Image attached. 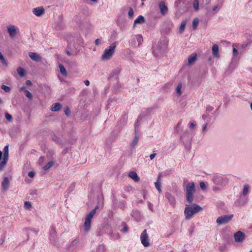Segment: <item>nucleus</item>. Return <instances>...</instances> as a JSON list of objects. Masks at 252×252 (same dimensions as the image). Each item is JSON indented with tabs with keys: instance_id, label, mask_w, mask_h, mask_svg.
<instances>
[{
	"instance_id": "obj_1",
	"label": "nucleus",
	"mask_w": 252,
	"mask_h": 252,
	"mask_svg": "<svg viewBox=\"0 0 252 252\" xmlns=\"http://www.w3.org/2000/svg\"><path fill=\"white\" fill-rule=\"evenodd\" d=\"M201 210L202 208L196 204L186 205L184 211L186 219H190L194 215L199 212Z\"/></svg>"
},
{
	"instance_id": "obj_2",
	"label": "nucleus",
	"mask_w": 252,
	"mask_h": 252,
	"mask_svg": "<svg viewBox=\"0 0 252 252\" xmlns=\"http://www.w3.org/2000/svg\"><path fill=\"white\" fill-rule=\"evenodd\" d=\"M141 120H142V117L140 116H139L137 118L136 122L135 123V124H134L135 136H134V137L132 141L131 142V143H130V145L129 154L131 155L133 153V151L135 149V146L138 143V141L139 140V123L141 121Z\"/></svg>"
},
{
	"instance_id": "obj_3",
	"label": "nucleus",
	"mask_w": 252,
	"mask_h": 252,
	"mask_svg": "<svg viewBox=\"0 0 252 252\" xmlns=\"http://www.w3.org/2000/svg\"><path fill=\"white\" fill-rule=\"evenodd\" d=\"M116 47L115 43L111 44L108 48H106L101 56V60L108 61L111 59L115 53Z\"/></svg>"
},
{
	"instance_id": "obj_4",
	"label": "nucleus",
	"mask_w": 252,
	"mask_h": 252,
	"mask_svg": "<svg viewBox=\"0 0 252 252\" xmlns=\"http://www.w3.org/2000/svg\"><path fill=\"white\" fill-rule=\"evenodd\" d=\"M195 191V185L193 182H190L187 185L186 199L189 203H192L193 200V194Z\"/></svg>"
},
{
	"instance_id": "obj_5",
	"label": "nucleus",
	"mask_w": 252,
	"mask_h": 252,
	"mask_svg": "<svg viewBox=\"0 0 252 252\" xmlns=\"http://www.w3.org/2000/svg\"><path fill=\"white\" fill-rule=\"evenodd\" d=\"M213 183L221 187H224L228 183L227 178L222 175L215 174L212 178Z\"/></svg>"
},
{
	"instance_id": "obj_6",
	"label": "nucleus",
	"mask_w": 252,
	"mask_h": 252,
	"mask_svg": "<svg viewBox=\"0 0 252 252\" xmlns=\"http://www.w3.org/2000/svg\"><path fill=\"white\" fill-rule=\"evenodd\" d=\"M95 214V210H92L85 218V221L84 225V231H88L91 228V220L94 215Z\"/></svg>"
},
{
	"instance_id": "obj_7",
	"label": "nucleus",
	"mask_w": 252,
	"mask_h": 252,
	"mask_svg": "<svg viewBox=\"0 0 252 252\" xmlns=\"http://www.w3.org/2000/svg\"><path fill=\"white\" fill-rule=\"evenodd\" d=\"M192 138V134L188 130H186L180 136V140L183 141L186 147L190 144Z\"/></svg>"
},
{
	"instance_id": "obj_8",
	"label": "nucleus",
	"mask_w": 252,
	"mask_h": 252,
	"mask_svg": "<svg viewBox=\"0 0 252 252\" xmlns=\"http://www.w3.org/2000/svg\"><path fill=\"white\" fill-rule=\"evenodd\" d=\"M143 42V37L140 35H135L132 37L129 41L130 45L133 48L138 47Z\"/></svg>"
},
{
	"instance_id": "obj_9",
	"label": "nucleus",
	"mask_w": 252,
	"mask_h": 252,
	"mask_svg": "<svg viewBox=\"0 0 252 252\" xmlns=\"http://www.w3.org/2000/svg\"><path fill=\"white\" fill-rule=\"evenodd\" d=\"M233 217V214L222 215L217 219L216 222L219 225L226 224L229 222Z\"/></svg>"
},
{
	"instance_id": "obj_10",
	"label": "nucleus",
	"mask_w": 252,
	"mask_h": 252,
	"mask_svg": "<svg viewBox=\"0 0 252 252\" xmlns=\"http://www.w3.org/2000/svg\"><path fill=\"white\" fill-rule=\"evenodd\" d=\"M126 15L125 12H123L121 14L118 16L117 19V24L123 30L125 29L126 27Z\"/></svg>"
},
{
	"instance_id": "obj_11",
	"label": "nucleus",
	"mask_w": 252,
	"mask_h": 252,
	"mask_svg": "<svg viewBox=\"0 0 252 252\" xmlns=\"http://www.w3.org/2000/svg\"><path fill=\"white\" fill-rule=\"evenodd\" d=\"M153 54L157 57H160L166 50L158 44L153 46Z\"/></svg>"
},
{
	"instance_id": "obj_12",
	"label": "nucleus",
	"mask_w": 252,
	"mask_h": 252,
	"mask_svg": "<svg viewBox=\"0 0 252 252\" xmlns=\"http://www.w3.org/2000/svg\"><path fill=\"white\" fill-rule=\"evenodd\" d=\"M7 31L9 33V36L13 38L17 33L18 28L14 25H10L7 27Z\"/></svg>"
},
{
	"instance_id": "obj_13",
	"label": "nucleus",
	"mask_w": 252,
	"mask_h": 252,
	"mask_svg": "<svg viewBox=\"0 0 252 252\" xmlns=\"http://www.w3.org/2000/svg\"><path fill=\"white\" fill-rule=\"evenodd\" d=\"M140 239L141 243L144 247H148L149 246V243L148 241V236L146 229L144 230L141 234Z\"/></svg>"
},
{
	"instance_id": "obj_14",
	"label": "nucleus",
	"mask_w": 252,
	"mask_h": 252,
	"mask_svg": "<svg viewBox=\"0 0 252 252\" xmlns=\"http://www.w3.org/2000/svg\"><path fill=\"white\" fill-rule=\"evenodd\" d=\"M234 237L236 242L241 243L245 239V235L243 232L239 231L234 234Z\"/></svg>"
},
{
	"instance_id": "obj_15",
	"label": "nucleus",
	"mask_w": 252,
	"mask_h": 252,
	"mask_svg": "<svg viewBox=\"0 0 252 252\" xmlns=\"http://www.w3.org/2000/svg\"><path fill=\"white\" fill-rule=\"evenodd\" d=\"M10 182L8 177H5L3 178L1 182V188L3 191L7 190L9 187Z\"/></svg>"
},
{
	"instance_id": "obj_16",
	"label": "nucleus",
	"mask_w": 252,
	"mask_h": 252,
	"mask_svg": "<svg viewBox=\"0 0 252 252\" xmlns=\"http://www.w3.org/2000/svg\"><path fill=\"white\" fill-rule=\"evenodd\" d=\"M30 58L34 61L40 62L41 60V58L40 55L35 52H30L29 53Z\"/></svg>"
},
{
	"instance_id": "obj_17",
	"label": "nucleus",
	"mask_w": 252,
	"mask_h": 252,
	"mask_svg": "<svg viewBox=\"0 0 252 252\" xmlns=\"http://www.w3.org/2000/svg\"><path fill=\"white\" fill-rule=\"evenodd\" d=\"M32 12L36 16L39 17L44 13V9L42 7H37L33 9Z\"/></svg>"
},
{
	"instance_id": "obj_18",
	"label": "nucleus",
	"mask_w": 252,
	"mask_h": 252,
	"mask_svg": "<svg viewBox=\"0 0 252 252\" xmlns=\"http://www.w3.org/2000/svg\"><path fill=\"white\" fill-rule=\"evenodd\" d=\"M158 6L161 14L165 15L167 12V7L164 1H160L158 3Z\"/></svg>"
},
{
	"instance_id": "obj_19",
	"label": "nucleus",
	"mask_w": 252,
	"mask_h": 252,
	"mask_svg": "<svg viewBox=\"0 0 252 252\" xmlns=\"http://www.w3.org/2000/svg\"><path fill=\"white\" fill-rule=\"evenodd\" d=\"M168 43V39L166 37H163L160 40L157 44L161 46L163 49L166 50L167 47Z\"/></svg>"
},
{
	"instance_id": "obj_20",
	"label": "nucleus",
	"mask_w": 252,
	"mask_h": 252,
	"mask_svg": "<svg viewBox=\"0 0 252 252\" xmlns=\"http://www.w3.org/2000/svg\"><path fill=\"white\" fill-rule=\"evenodd\" d=\"M128 176L135 182L137 183L140 181V178L135 171H130L128 174Z\"/></svg>"
},
{
	"instance_id": "obj_21",
	"label": "nucleus",
	"mask_w": 252,
	"mask_h": 252,
	"mask_svg": "<svg viewBox=\"0 0 252 252\" xmlns=\"http://www.w3.org/2000/svg\"><path fill=\"white\" fill-rule=\"evenodd\" d=\"M165 197L172 205H175L176 203L175 197L170 193L166 192L165 193Z\"/></svg>"
},
{
	"instance_id": "obj_22",
	"label": "nucleus",
	"mask_w": 252,
	"mask_h": 252,
	"mask_svg": "<svg viewBox=\"0 0 252 252\" xmlns=\"http://www.w3.org/2000/svg\"><path fill=\"white\" fill-rule=\"evenodd\" d=\"M145 22V19L144 17L142 15H139L138 17L134 20L133 27H135L137 24H142Z\"/></svg>"
},
{
	"instance_id": "obj_23",
	"label": "nucleus",
	"mask_w": 252,
	"mask_h": 252,
	"mask_svg": "<svg viewBox=\"0 0 252 252\" xmlns=\"http://www.w3.org/2000/svg\"><path fill=\"white\" fill-rule=\"evenodd\" d=\"M212 53L214 57L219 58L220 57L219 46L217 44H214L212 46Z\"/></svg>"
},
{
	"instance_id": "obj_24",
	"label": "nucleus",
	"mask_w": 252,
	"mask_h": 252,
	"mask_svg": "<svg viewBox=\"0 0 252 252\" xmlns=\"http://www.w3.org/2000/svg\"><path fill=\"white\" fill-rule=\"evenodd\" d=\"M56 235V228L54 226L52 225L50 230V237L51 240H54Z\"/></svg>"
},
{
	"instance_id": "obj_25",
	"label": "nucleus",
	"mask_w": 252,
	"mask_h": 252,
	"mask_svg": "<svg viewBox=\"0 0 252 252\" xmlns=\"http://www.w3.org/2000/svg\"><path fill=\"white\" fill-rule=\"evenodd\" d=\"M61 108V104L59 102H56L52 104L51 106V110L52 111H58Z\"/></svg>"
},
{
	"instance_id": "obj_26",
	"label": "nucleus",
	"mask_w": 252,
	"mask_h": 252,
	"mask_svg": "<svg viewBox=\"0 0 252 252\" xmlns=\"http://www.w3.org/2000/svg\"><path fill=\"white\" fill-rule=\"evenodd\" d=\"M196 54H192L190 56H189L188 59V64H191L193 63L196 60Z\"/></svg>"
},
{
	"instance_id": "obj_27",
	"label": "nucleus",
	"mask_w": 252,
	"mask_h": 252,
	"mask_svg": "<svg viewBox=\"0 0 252 252\" xmlns=\"http://www.w3.org/2000/svg\"><path fill=\"white\" fill-rule=\"evenodd\" d=\"M17 71L18 74L19 75L20 77H23L26 74L25 70L21 67H19L17 68Z\"/></svg>"
},
{
	"instance_id": "obj_28",
	"label": "nucleus",
	"mask_w": 252,
	"mask_h": 252,
	"mask_svg": "<svg viewBox=\"0 0 252 252\" xmlns=\"http://www.w3.org/2000/svg\"><path fill=\"white\" fill-rule=\"evenodd\" d=\"M54 164V162L53 161H50L48 162L43 167V169L44 171H47L49 170Z\"/></svg>"
},
{
	"instance_id": "obj_29",
	"label": "nucleus",
	"mask_w": 252,
	"mask_h": 252,
	"mask_svg": "<svg viewBox=\"0 0 252 252\" xmlns=\"http://www.w3.org/2000/svg\"><path fill=\"white\" fill-rule=\"evenodd\" d=\"M59 67L61 73L64 76H66L67 72L63 64H60L59 65Z\"/></svg>"
},
{
	"instance_id": "obj_30",
	"label": "nucleus",
	"mask_w": 252,
	"mask_h": 252,
	"mask_svg": "<svg viewBox=\"0 0 252 252\" xmlns=\"http://www.w3.org/2000/svg\"><path fill=\"white\" fill-rule=\"evenodd\" d=\"M182 88V85L181 83H179L176 87V94L178 96H180L182 94V92L181 91Z\"/></svg>"
},
{
	"instance_id": "obj_31",
	"label": "nucleus",
	"mask_w": 252,
	"mask_h": 252,
	"mask_svg": "<svg viewBox=\"0 0 252 252\" xmlns=\"http://www.w3.org/2000/svg\"><path fill=\"white\" fill-rule=\"evenodd\" d=\"M249 186L248 185H245L244 186V189L243 190V195H246L249 191Z\"/></svg>"
},
{
	"instance_id": "obj_32",
	"label": "nucleus",
	"mask_w": 252,
	"mask_h": 252,
	"mask_svg": "<svg viewBox=\"0 0 252 252\" xmlns=\"http://www.w3.org/2000/svg\"><path fill=\"white\" fill-rule=\"evenodd\" d=\"M186 21H183L181 23L180 29H179V32L180 33H182L183 31L185 30V28L186 25Z\"/></svg>"
},
{
	"instance_id": "obj_33",
	"label": "nucleus",
	"mask_w": 252,
	"mask_h": 252,
	"mask_svg": "<svg viewBox=\"0 0 252 252\" xmlns=\"http://www.w3.org/2000/svg\"><path fill=\"white\" fill-rule=\"evenodd\" d=\"M193 7L195 10L197 11L199 9V1L198 0H194L193 2Z\"/></svg>"
},
{
	"instance_id": "obj_34",
	"label": "nucleus",
	"mask_w": 252,
	"mask_h": 252,
	"mask_svg": "<svg viewBox=\"0 0 252 252\" xmlns=\"http://www.w3.org/2000/svg\"><path fill=\"white\" fill-rule=\"evenodd\" d=\"M77 43L80 46H82L83 45V39L81 36H78L77 38Z\"/></svg>"
},
{
	"instance_id": "obj_35",
	"label": "nucleus",
	"mask_w": 252,
	"mask_h": 252,
	"mask_svg": "<svg viewBox=\"0 0 252 252\" xmlns=\"http://www.w3.org/2000/svg\"><path fill=\"white\" fill-rule=\"evenodd\" d=\"M198 22H199V20L197 18L194 19V20H193V22H192V27H193V29H196V28L198 26Z\"/></svg>"
},
{
	"instance_id": "obj_36",
	"label": "nucleus",
	"mask_w": 252,
	"mask_h": 252,
	"mask_svg": "<svg viewBox=\"0 0 252 252\" xmlns=\"http://www.w3.org/2000/svg\"><path fill=\"white\" fill-rule=\"evenodd\" d=\"M7 162V161L3 160L0 162V171H1L4 169Z\"/></svg>"
},
{
	"instance_id": "obj_37",
	"label": "nucleus",
	"mask_w": 252,
	"mask_h": 252,
	"mask_svg": "<svg viewBox=\"0 0 252 252\" xmlns=\"http://www.w3.org/2000/svg\"><path fill=\"white\" fill-rule=\"evenodd\" d=\"M155 185L156 188L158 189L159 192H160L161 191V184L160 182H156L155 183Z\"/></svg>"
},
{
	"instance_id": "obj_38",
	"label": "nucleus",
	"mask_w": 252,
	"mask_h": 252,
	"mask_svg": "<svg viewBox=\"0 0 252 252\" xmlns=\"http://www.w3.org/2000/svg\"><path fill=\"white\" fill-rule=\"evenodd\" d=\"M26 96L30 100L32 98V94L28 90H25V92Z\"/></svg>"
},
{
	"instance_id": "obj_39",
	"label": "nucleus",
	"mask_w": 252,
	"mask_h": 252,
	"mask_svg": "<svg viewBox=\"0 0 252 252\" xmlns=\"http://www.w3.org/2000/svg\"><path fill=\"white\" fill-rule=\"evenodd\" d=\"M1 89L4 91L5 92H9L11 89L9 87H8L6 85H2L1 86Z\"/></svg>"
},
{
	"instance_id": "obj_40",
	"label": "nucleus",
	"mask_w": 252,
	"mask_h": 252,
	"mask_svg": "<svg viewBox=\"0 0 252 252\" xmlns=\"http://www.w3.org/2000/svg\"><path fill=\"white\" fill-rule=\"evenodd\" d=\"M0 61L2 63L5 64V65H7V62L1 52H0Z\"/></svg>"
},
{
	"instance_id": "obj_41",
	"label": "nucleus",
	"mask_w": 252,
	"mask_h": 252,
	"mask_svg": "<svg viewBox=\"0 0 252 252\" xmlns=\"http://www.w3.org/2000/svg\"><path fill=\"white\" fill-rule=\"evenodd\" d=\"M134 15V11L132 8L130 7L128 12V15L130 18H132Z\"/></svg>"
},
{
	"instance_id": "obj_42",
	"label": "nucleus",
	"mask_w": 252,
	"mask_h": 252,
	"mask_svg": "<svg viewBox=\"0 0 252 252\" xmlns=\"http://www.w3.org/2000/svg\"><path fill=\"white\" fill-rule=\"evenodd\" d=\"M24 207L27 209H30L32 207L31 202L29 201H26L24 203Z\"/></svg>"
},
{
	"instance_id": "obj_43",
	"label": "nucleus",
	"mask_w": 252,
	"mask_h": 252,
	"mask_svg": "<svg viewBox=\"0 0 252 252\" xmlns=\"http://www.w3.org/2000/svg\"><path fill=\"white\" fill-rule=\"evenodd\" d=\"M8 152H3V156L2 160L8 161Z\"/></svg>"
},
{
	"instance_id": "obj_44",
	"label": "nucleus",
	"mask_w": 252,
	"mask_h": 252,
	"mask_svg": "<svg viewBox=\"0 0 252 252\" xmlns=\"http://www.w3.org/2000/svg\"><path fill=\"white\" fill-rule=\"evenodd\" d=\"M5 116L6 119L7 121H8L9 122H11L12 121V116L11 115H10L9 114H8V113H5Z\"/></svg>"
},
{
	"instance_id": "obj_45",
	"label": "nucleus",
	"mask_w": 252,
	"mask_h": 252,
	"mask_svg": "<svg viewBox=\"0 0 252 252\" xmlns=\"http://www.w3.org/2000/svg\"><path fill=\"white\" fill-rule=\"evenodd\" d=\"M104 250V246L103 245H100L97 248V252H103Z\"/></svg>"
},
{
	"instance_id": "obj_46",
	"label": "nucleus",
	"mask_w": 252,
	"mask_h": 252,
	"mask_svg": "<svg viewBox=\"0 0 252 252\" xmlns=\"http://www.w3.org/2000/svg\"><path fill=\"white\" fill-rule=\"evenodd\" d=\"M75 188V184L74 183H72L69 188L67 189L68 193H70L72 191H73Z\"/></svg>"
},
{
	"instance_id": "obj_47",
	"label": "nucleus",
	"mask_w": 252,
	"mask_h": 252,
	"mask_svg": "<svg viewBox=\"0 0 252 252\" xmlns=\"http://www.w3.org/2000/svg\"><path fill=\"white\" fill-rule=\"evenodd\" d=\"M67 47H68V50L66 51V53L68 55L70 56L71 54L70 51L72 50L71 47V44H68Z\"/></svg>"
},
{
	"instance_id": "obj_48",
	"label": "nucleus",
	"mask_w": 252,
	"mask_h": 252,
	"mask_svg": "<svg viewBox=\"0 0 252 252\" xmlns=\"http://www.w3.org/2000/svg\"><path fill=\"white\" fill-rule=\"evenodd\" d=\"M200 187L203 190H205L206 189V185L203 182H201L200 183Z\"/></svg>"
},
{
	"instance_id": "obj_49",
	"label": "nucleus",
	"mask_w": 252,
	"mask_h": 252,
	"mask_svg": "<svg viewBox=\"0 0 252 252\" xmlns=\"http://www.w3.org/2000/svg\"><path fill=\"white\" fill-rule=\"evenodd\" d=\"M209 120H207V122L205 123V124L202 127V130L203 131H207V127L208 125V123L209 122Z\"/></svg>"
},
{
	"instance_id": "obj_50",
	"label": "nucleus",
	"mask_w": 252,
	"mask_h": 252,
	"mask_svg": "<svg viewBox=\"0 0 252 252\" xmlns=\"http://www.w3.org/2000/svg\"><path fill=\"white\" fill-rule=\"evenodd\" d=\"M213 109H214L213 107H212L210 105H208L206 108V112H211L213 110Z\"/></svg>"
},
{
	"instance_id": "obj_51",
	"label": "nucleus",
	"mask_w": 252,
	"mask_h": 252,
	"mask_svg": "<svg viewBox=\"0 0 252 252\" xmlns=\"http://www.w3.org/2000/svg\"><path fill=\"white\" fill-rule=\"evenodd\" d=\"M181 125V122H179L177 125V126L175 128V130L178 132L180 130V126Z\"/></svg>"
},
{
	"instance_id": "obj_52",
	"label": "nucleus",
	"mask_w": 252,
	"mask_h": 252,
	"mask_svg": "<svg viewBox=\"0 0 252 252\" xmlns=\"http://www.w3.org/2000/svg\"><path fill=\"white\" fill-rule=\"evenodd\" d=\"M64 113L66 116H68L70 114V110L68 107H66L64 110Z\"/></svg>"
},
{
	"instance_id": "obj_53",
	"label": "nucleus",
	"mask_w": 252,
	"mask_h": 252,
	"mask_svg": "<svg viewBox=\"0 0 252 252\" xmlns=\"http://www.w3.org/2000/svg\"><path fill=\"white\" fill-rule=\"evenodd\" d=\"M233 54L234 56H236L238 55V51L235 47H234L233 49Z\"/></svg>"
},
{
	"instance_id": "obj_54",
	"label": "nucleus",
	"mask_w": 252,
	"mask_h": 252,
	"mask_svg": "<svg viewBox=\"0 0 252 252\" xmlns=\"http://www.w3.org/2000/svg\"><path fill=\"white\" fill-rule=\"evenodd\" d=\"M35 173L33 171H30L28 173V176L31 178H33L34 176Z\"/></svg>"
},
{
	"instance_id": "obj_55",
	"label": "nucleus",
	"mask_w": 252,
	"mask_h": 252,
	"mask_svg": "<svg viewBox=\"0 0 252 252\" xmlns=\"http://www.w3.org/2000/svg\"><path fill=\"white\" fill-rule=\"evenodd\" d=\"M101 43V40L99 38H97L95 40V44L96 45H98Z\"/></svg>"
},
{
	"instance_id": "obj_56",
	"label": "nucleus",
	"mask_w": 252,
	"mask_h": 252,
	"mask_svg": "<svg viewBox=\"0 0 252 252\" xmlns=\"http://www.w3.org/2000/svg\"><path fill=\"white\" fill-rule=\"evenodd\" d=\"M182 2V0H177L175 2V4L176 6H178V5L181 4V3Z\"/></svg>"
},
{
	"instance_id": "obj_57",
	"label": "nucleus",
	"mask_w": 252,
	"mask_h": 252,
	"mask_svg": "<svg viewBox=\"0 0 252 252\" xmlns=\"http://www.w3.org/2000/svg\"><path fill=\"white\" fill-rule=\"evenodd\" d=\"M195 125L193 122L190 123L189 125V127L190 128H193L195 127Z\"/></svg>"
},
{
	"instance_id": "obj_58",
	"label": "nucleus",
	"mask_w": 252,
	"mask_h": 252,
	"mask_svg": "<svg viewBox=\"0 0 252 252\" xmlns=\"http://www.w3.org/2000/svg\"><path fill=\"white\" fill-rule=\"evenodd\" d=\"M3 152H8V145H6L3 148Z\"/></svg>"
},
{
	"instance_id": "obj_59",
	"label": "nucleus",
	"mask_w": 252,
	"mask_h": 252,
	"mask_svg": "<svg viewBox=\"0 0 252 252\" xmlns=\"http://www.w3.org/2000/svg\"><path fill=\"white\" fill-rule=\"evenodd\" d=\"M26 84L27 86H32V82L30 80H27L26 81Z\"/></svg>"
},
{
	"instance_id": "obj_60",
	"label": "nucleus",
	"mask_w": 252,
	"mask_h": 252,
	"mask_svg": "<svg viewBox=\"0 0 252 252\" xmlns=\"http://www.w3.org/2000/svg\"><path fill=\"white\" fill-rule=\"evenodd\" d=\"M53 140L56 142L58 143L60 141V139L59 138H58L57 136H54L53 137Z\"/></svg>"
},
{
	"instance_id": "obj_61",
	"label": "nucleus",
	"mask_w": 252,
	"mask_h": 252,
	"mask_svg": "<svg viewBox=\"0 0 252 252\" xmlns=\"http://www.w3.org/2000/svg\"><path fill=\"white\" fill-rule=\"evenodd\" d=\"M156 155V154H152L150 155V158L151 160H152L154 159V158L155 157Z\"/></svg>"
},
{
	"instance_id": "obj_62",
	"label": "nucleus",
	"mask_w": 252,
	"mask_h": 252,
	"mask_svg": "<svg viewBox=\"0 0 252 252\" xmlns=\"http://www.w3.org/2000/svg\"><path fill=\"white\" fill-rule=\"evenodd\" d=\"M25 229H26L27 230H29V231H34V232H35V234H37L38 232V231L34 230L33 229H32V228H30V229L25 228Z\"/></svg>"
},
{
	"instance_id": "obj_63",
	"label": "nucleus",
	"mask_w": 252,
	"mask_h": 252,
	"mask_svg": "<svg viewBox=\"0 0 252 252\" xmlns=\"http://www.w3.org/2000/svg\"><path fill=\"white\" fill-rule=\"evenodd\" d=\"M208 115L207 114H204V115H203L202 116V118L203 120H205L206 119H207V118H208Z\"/></svg>"
},
{
	"instance_id": "obj_64",
	"label": "nucleus",
	"mask_w": 252,
	"mask_h": 252,
	"mask_svg": "<svg viewBox=\"0 0 252 252\" xmlns=\"http://www.w3.org/2000/svg\"><path fill=\"white\" fill-rule=\"evenodd\" d=\"M84 83L86 86H89L90 85V82L89 80H87L84 81Z\"/></svg>"
}]
</instances>
